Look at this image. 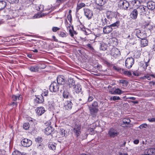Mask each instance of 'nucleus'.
Listing matches in <instances>:
<instances>
[{
  "label": "nucleus",
  "mask_w": 155,
  "mask_h": 155,
  "mask_svg": "<svg viewBox=\"0 0 155 155\" xmlns=\"http://www.w3.org/2000/svg\"><path fill=\"white\" fill-rule=\"evenodd\" d=\"M154 75L153 74H147L142 77L143 79H147L148 80H150L151 77H154Z\"/></svg>",
  "instance_id": "nucleus-34"
},
{
  "label": "nucleus",
  "mask_w": 155,
  "mask_h": 155,
  "mask_svg": "<svg viewBox=\"0 0 155 155\" xmlns=\"http://www.w3.org/2000/svg\"><path fill=\"white\" fill-rule=\"evenodd\" d=\"M67 28L68 29V28H69V29H73L74 28L70 24L69 25H68L67 26Z\"/></svg>",
  "instance_id": "nucleus-64"
},
{
  "label": "nucleus",
  "mask_w": 155,
  "mask_h": 155,
  "mask_svg": "<svg viewBox=\"0 0 155 155\" xmlns=\"http://www.w3.org/2000/svg\"><path fill=\"white\" fill-rule=\"evenodd\" d=\"M64 90L63 93V96L64 98L69 99L72 98V96L71 93L67 91Z\"/></svg>",
  "instance_id": "nucleus-14"
},
{
  "label": "nucleus",
  "mask_w": 155,
  "mask_h": 155,
  "mask_svg": "<svg viewBox=\"0 0 155 155\" xmlns=\"http://www.w3.org/2000/svg\"><path fill=\"white\" fill-rule=\"evenodd\" d=\"M110 54L114 57L117 58L120 56V53L118 49L114 48L111 50Z\"/></svg>",
  "instance_id": "nucleus-9"
},
{
  "label": "nucleus",
  "mask_w": 155,
  "mask_h": 155,
  "mask_svg": "<svg viewBox=\"0 0 155 155\" xmlns=\"http://www.w3.org/2000/svg\"><path fill=\"white\" fill-rule=\"evenodd\" d=\"M10 21H8V24L10 26H15V19L13 18Z\"/></svg>",
  "instance_id": "nucleus-36"
},
{
  "label": "nucleus",
  "mask_w": 155,
  "mask_h": 155,
  "mask_svg": "<svg viewBox=\"0 0 155 155\" xmlns=\"http://www.w3.org/2000/svg\"><path fill=\"white\" fill-rule=\"evenodd\" d=\"M150 61V59H149L148 61L146 62L143 64V68L144 70H145L147 68V67L148 66V63Z\"/></svg>",
  "instance_id": "nucleus-46"
},
{
  "label": "nucleus",
  "mask_w": 155,
  "mask_h": 155,
  "mask_svg": "<svg viewBox=\"0 0 155 155\" xmlns=\"http://www.w3.org/2000/svg\"><path fill=\"white\" fill-rule=\"evenodd\" d=\"M107 46L104 43L101 44L100 45V49L101 50L104 51L106 50Z\"/></svg>",
  "instance_id": "nucleus-41"
},
{
  "label": "nucleus",
  "mask_w": 155,
  "mask_h": 155,
  "mask_svg": "<svg viewBox=\"0 0 155 155\" xmlns=\"http://www.w3.org/2000/svg\"><path fill=\"white\" fill-rule=\"evenodd\" d=\"M54 130V128L51 126H49L45 128L44 132L47 135H49L51 134Z\"/></svg>",
  "instance_id": "nucleus-22"
},
{
  "label": "nucleus",
  "mask_w": 155,
  "mask_h": 155,
  "mask_svg": "<svg viewBox=\"0 0 155 155\" xmlns=\"http://www.w3.org/2000/svg\"><path fill=\"white\" fill-rule=\"evenodd\" d=\"M38 8H37V10H38L40 12H42L43 11L44 8V6L42 5H40L38 6Z\"/></svg>",
  "instance_id": "nucleus-49"
},
{
  "label": "nucleus",
  "mask_w": 155,
  "mask_h": 155,
  "mask_svg": "<svg viewBox=\"0 0 155 155\" xmlns=\"http://www.w3.org/2000/svg\"><path fill=\"white\" fill-rule=\"evenodd\" d=\"M57 83L61 85L64 84L65 82V79L63 76H58L57 78Z\"/></svg>",
  "instance_id": "nucleus-15"
},
{
  "label": "nucleus",
  "mask_w": 155,
  "mask_h": 155,
  "mask_svg": "<svg viewBox=\"0 0 155 155\" xmlns=\"http://www.w3.org/2000/svg\"><path fill=\"white\" fill-rule=\"evenodd\" d=\"M123 123L126 124H128L130 122V120L129 118H124L123 120Z\"/></svg>",
  "instance_id": "nucleus-47"
},
{
  "label": "nucleus",
  "mask_w": 155,
  "mask_h": 155,
  "mask_svg": "<svg viewBox=\"0 0 155 155\" xmlns=\"http://www.w3.org/2000/svg\"><path fill=\"white\" fill-rule=\"evenodd\" d=\"M120 25V21H117L109 25L105 26L103 29H106L107 28H110V27H114L115 28H118Z\"/></svg>",
  "instance_id": "nucleus-13"
},
{
  "label": "nucleus",
  "mask_w": 155,
  "mask_h": 155,
  "mask_svg": "<svg viewBox=\"0 0 155 155\" xmlns=\"http://www.w3.org/2000/svg\"><path fill=\"white\" fill-rule=\"evenodd\" d=\"M61 85L55 81H53L50 85L49 89L51 91L56 92L59 91V87Z\"/></svg>",
  "instance_id": "nucleus-4"
},
{
  "label": "nucleus",
  "mask_w": 155,
  "mask_h": 155,
  "mask_svg": "<svg viewBox=\"0 0 155 155\" xmlns=\"http://www.w3.org/2000/svg\"><path fill=\"white\" fill-rule=\"evenodd\" d=\"M122 73L125 75H127L128 76H130L132 75L131 72L128 71H125L124 69H122Z\"/></svg>",
  "instance_id": "nucleus-38"
},
{
  "label": "nucleus",
  "mask_w": 155,
  "mask_h": 155,
  "mask_svg": "<svg viewBox=\"0 0 155 155\" xmlns=\"http://www.w3.org/2000/svg\"><path fill=\"white\" fill-rule=\"evenodd\" d=\"M12 19V18L9 15H3L2 20H3L4 21H5L8 20H11Z\"/></svg>",
  "instance_id": "nucleus-42"
},
{
  "label": "nucleus",
  "mask_w": 155,
  "mask_h": 155,
  "mask_svg": "<svg viewBox=\"0 0 155 155\" xmlns=\"http://www.w3.org/2000/svg\"><path fill=\"white\" fill-rule=\"evenodd\" d=\"M132 3L134 6H137V7H138L140 5V1L138 0H134L132 1Z\"/></svg>",
  "instance_id": "nucleus-37"
},
{
  "label": "nucleus",
  "mask_w": 155,
  "mask_h": 155,
  "mask_svg": "<svg viewBox=\"0 0 155 155\" xmlns=\"http://www.w3.org/2000/svg\"><path fill=\"white\" fill-rule=\"evenodd\" d=\"M30 127V125L29 123H25L23 125V128L26 130L28 129Z\"/></svg>",
  "instance_id": "nucleus-44"
},
{
  "label": "nucleus",
  "mask_w": 155,
  "mask_h": 155,
  "mask_svg": "<svg viewBox=\"0 0 155 155\" xmlns=\"http://www.w3.org/2000/svg\"><path fill=\"white\" fill-rule=\"evenodd\" d=\"M96 2H98V3L97 4L101 6H102L106 3L105 1L104 0H97Z\"/></svg>",
  "instance_id": "nucleus-45"
},
{
  "label": "nucleus",
  "mask_w": 155,
  "mask_h": 155,
  "mask_svg": "<svg viewBox=\"0 0 155 155\" xmlns=\"http://www.w3.org/2000/svg\"><path fill=\"white\" fill-rule=\"evenodd\" d=\"M56 144L53 142H50L48 145V147L50 149L54 150L56 149Z\"/></svg>",
  "instance_id": "nucleus-28"
},
{
  "label": "nucleus",
  "mask_w": 155,
  "mask_h": 155,
  "mask_svg": "<svg viewBox=\"0 0 155 155\" xmlns=\"http://www.w3.org/2000/svg\"><path fill=\"white\" fill-rule=\"evenodd\" d=\"M35 102L38 103H41L44 101L43 96H38L35 99Z\"/></svg>",
  "instance_id": "nucleus-24"
},
{
  "label": "nucleus",
  "mask_w": 155,
  "mask_h": 155,
  "mask_svg": "<svg viewBox=\"0 0 155 155\" xmlns=\"http://www.w3.org/2000/svg\"><path fill=\"white\" fill-rule=\"evenodd\" d=\"M74 90L78 94L81 92L82 90L81 85L80 84H78L75 85L74 87Z\"/></svg>",
  "instance_id": "nucleus-21"
},
{
  "label": "nucleus",
  "mask_w": 155,
  "mask_h": 155,
  "mask_svg": "<svg viewBox=\"0 0 155 155\" xmlns=\"http://www.w3.org/2000/svg\"><path fill=\"white\" fill-rule=\"evenodd\" d=\"M69 34L73 38H74V36L77 35L78 33L74 30H69Z\"/></svg>",
  "instance_id": "nucleus-31"
},
{
  "label": "nucleus",
  "mask_w": 155,
  "mask_h": 155,
  "mask_svg": "<svg viewBox=\"0 0 155 155\" xmlns=\"http://www.w3.org/2000/svg\"><path fill=\"white\" fill-rule=\"evenodd\" d=\"M86 5L85 3H78L77 6L76 8V11L77 12H78L79 10L83 7H85Z\"/></svg>",
  "instance_id": "nucleus-27"
},
{
  "label": "nucleus",
  "mask_w": 155,
  "mask_h": 155,
  "mask_svg": "<svg viewBox=\"0 0 155 155\" xmlns=\"http://www.w3.org/2000/svg\"><path fill=\"white\" fill-rule=\"evenodd\" d=\"M67 1V0H56V2L58 4H60L61 3H63Z\"/></svg>",
  "instance_id": "nucleus-57"
},
{
  "label": "nucleus",
  "mask_w": 155,
  "mask_h": 155,
  "mask_svg": "<svg viewBox=\"0 0 155 155\" xmlns=\"http://www.w3.org/2000/svg\"><path fill=\"white\" fill-rule=\"evenodd\" d=\"M6 5V3L4 1H0V10L4 8Z\"/></svg>",
  "instance_id": "nucleus-33"
},
{
  "label": "nucleus",
  "mask_w": 155,
  "mask_h": 155,
  "mask_svg": "<svg viewBox=\"0 0 155 155\" xmlns=\"http://www.w3.org/2000/svg\"><path fill=\"white\" fill-rule=\"evenodd\" d=\"M81 126L79 124H76L73 128V132L74 135L78 139L80 137L81 132Z\"/></svg>",
  "instance_id": "nucleus-2"
},
{
  "label": "nucleus",
  "mask_w": 155,
  "mask_h": 155,
  "mask_svg": "<svg viewBox=\"0 0 155 155\" xmlns=\"http://www.w3.org/2000/svg\"><path fill=\"white\" fill-rule=\"evenodd\" d=\"M138 14L139 13L137 8L134 9L130 14L131 18L133 19H136L137 18Z\"/></svg>",
  "instance_id": "nucleus-18"
},
{
  "label": "nucleus",
  "mask_w": 155,
  "mask_h": 155,
  "mask_svg": "<svg viewBox=\"0 0 155 155\" xmlns=\"http://www.w3.org/2000/svg\"><path fill=\"white\" fill-rule=\"evenodd\" d=\"M150 22L147 21H144L142 23V24L141 25V27L143 28H146L147 27V25H148Z\"/></svg>",
  "instance_id": "nucleus-35"
},
{
  "label": "nucleus",
  "mask_w": 155,
  "mask_h": 155,
  "mask_svg": "<svg viewBox=\"0 0 155 155\" xmlns=\"http://www.w3.org/2000/svg\"><path fill=\"white\" fill-rule=\"evenodd\" d=\"M8 2L11 4H13L14 3H18V0H7Z\"/></svg>",
  "instance_id": "nucleus-54"
},
{
  "label": "nucleus",
  "mask_w": 155,
  "mask_h": 155,
  "mask_svg": "<svg viewBox=\"0 0 155 155\" xmlns=\"http://www.w3.org/2000/svg\"><path fill=\"white\" fill-rule=\"evenodd\" d=\"M103 24L104 25H106V26L109 25L110 24V21L107 19L106 18H104L102 20Z\"/></svg>",
  "instance_id": "nucleus-39"
},
{
  "label": "nucleus",
  "mask_w": 155,
  "mask_h": 155,
  "mask_svg": "<svg viewBox=\"0 0 155 155\" xmlns=\"http://www.w3.org/2000/svg\"><path fill=\"white\" fill-rule=\"evenodd\" d=\"M147 126V124H143L139 126V128L140 129L145 128Z\"/></svg>",
  "instance_id": "nucleus-56"
},
{
  "label": "nucleus",
  "mask_w": 155,
  "mask_h": 155,
  "mask_svg": "<svg viewBox=\"0 0 155 155\" xmlns=\"http://www.w3.org/2000/svg\"><path fill=\"white\" fill-rule=\"evenodd\" d=\"M148 120L150 122H155V117L148 119Z\"/></svg>",
  "instance_id": "nucleus-62"
},
{
  "label": "nucleus",
  "mask_w": 155,
  "mask_h": 155,
  "mask_svg": "<svg viewBox=\"0 0 155 155\" xmlns=\"http://www.w3.org/2000/svg\"><path fill=\"white\" fill-rule=\"evenodd\" d=\"M73 104L71 101H66L64 103V107L67 110H69L72 109Z\"/></svg>",
  "instance_id": "nucleus-12"
},
{
  "label": "nucleus",
  "mask_w": 155,
  "mask_h": 155,
  "mask_svg": "<svg viewBox=\"0 0 155 155\" xmlns=\"http://www.w3.org/2000/svg\"><path fill=\"white\" fill-rule=\"evenodd\" d=\"M99 106L100 105L97 102L94 101L88 106L90 114L92 117H95L96 116L99 111L98 108Z\"/></svg>",
  "instance_id": "nucleus-1"
},
{
  "label": "nucleus",
  "mask_w": 155,
  "mask_h": 155,
  "mask_svg": "<svg viewBox=\"0 0 155 155\" xmlns=\"http://www.w3.org/2000/svg\"><path fill=\"white\" fill-rule=\"evenodd\" d=\"M119 82L120 83L122 84V86L124 87H126L128 83V82L127 81L123 79L120 80Z\"/></svg>",
  "instance_id": "nucleus-30"
},
{
  "label": "nucleus",
  "mask_w": 155,
  "mask_h": 155,
  "mask_svg": "<svg viewBox=\"0 0 155 155\" xmlns=\"http://www.w3.org/2000/svg\"><path fill=\"white\" fill-rule=\"evenodd\" d=\"M36 109V113L38 116L42 115L45 111L44 107H38Z\"/></svg>",
  "instance_id": "nucleus-17"
},
{
  "label": "nucleus",
  "mask_w": 155,
  "mask_h": 155,
  "mask_svg": "<svg viewBox=\"0 0 155 155\" xmlns=\"http://www.w3.org/2000/svg\"><path fill=\"white\" fill-rule=\"evenodd\" d=\"M21 98V95H19L18 96H16L15 95H13L12 96V100L14 101H16L18 99V100H20Z\"/></svg>",
  "instance_id": "nucleus-43"
},
{
  "label": "nucleus",
  "mask_w": 155,
  "mask_h": 155,
  "mask_svg": "<svg viewBox=\"0 0 155 155\" xmlns=\"http://www.w3.org/2000/svg\"><path fill=\"white\" fill-rule=\"evenodd\" d=\"M133 74L135 76H138L139 75V74L137 71H134L133 72Z\"/></svg>",
  "instance_id": "nucleus-59"
},
{
  "label": "nucleus",
  "mask_w": 155,
  "mask_h": 155,
  "mask_svg": "<svg viewBox=\"0 0 155 155\" xmlns=\"http://www.w3.org/2000/svg\"><path fill=\"white\" fill-rule=\"evenodd\" d=\"M124 91L120 90V89H116L114 91H111V94H113L120 95L124 93Z\"/></svg>",
  "instance_id": "nucleus-25"
},
{
  "label": "nucleus",
  "mask_w": 155,
  "mask_h": 155,
  "mask_svg": "<svg viewBox=\"0 0 155 155\" xmlns=\"http://www.w3.org/2000/svg\"><path fill=\"white\" fill-rule=\"evenodd\" d=\"M28 69L31 72H37L38 71L39 68L37 66H31L29 67Z\"/></svg>",
  "instance_id": "nucleus-26"
},
{
  "label": "nucleus",
  "mask_w": 155,
  "mask_h": 155,
  "mask_svg": "<svg viewBox=\"0 0 155 155\" xmlns=\"http://www.w3.org/2000/svg\"><path fill=\"white\" fill-rule=\"evenodd\" d=\"M147 9H148L151 10L155 9V2L152 1L149 2L147 3Z\"/></svg>",
  "instance_id": "nucleus-20"
},
{
  "label": "nucleus",
  "mask_w": 155,
  "mask_h": 155,
  "mask_svg": "<svg viewBox=\"0 0 155 155\" xmlns=\"http://www.w3.org/2000/svg\"><path fill=\"white\" fill-rule=\"evenodd\" d=\"M67 18L68 20V21L71 22V21L72 20V16L71 14H69L67 16Z\"/></svg>",
  "instance_id": "nucleus-60"
},
{
  "label": "nucleus",
  "mask_w": 155,
  "mask_h": 155,
  "mask_svg": "<svg viewBox=\"0 0 155 155\" xmlns=\"http://www.w3.org/2000/svg\"><path fill=\"white\" fill-rule=\"evenodd\" d=\"M121 100L120 98V97H119L118 96H114L113 97H110V101H115L117 100Z\"/></svg>",
  "instance_id": "nucleus-40"
},
{
  "label": "nucleus",
  "mask_w": 155,
  "mask_h": 155,
  "mask_svg": "<svg viewBox=\"0 0 155 155\" xmlns=\"http://www.w3.org/2000/svg\"><path fill=\"white\" fill-rule=\"evenodd\" d=\"M129 102L132 103H134V104H138V102L137 101H129Z\"/></svg>",
  "instance_id": "nucleus-63"
},
{
  "label": "nucleus",
  "mask_w": 155,
  "mask_h": 155,
  "mask_svg": "<svg viewBox=\"0 0 155 155\" xmlns=\"http://www.w3.org/2000/svg\"><path fill=\"white\" fill-rule=\"evenodd\" d=\"M119 134V132L116 129L111 128L108 131V135L111 138H114Z\"/></svg>",
  "instance_id": "nucleus-5"
},
{
  "label": "nucleus",
  "mask_w": 155,
  "mask_h": 155,
  "mask_svg": "<svg viewBox=\"0 0 155 155\" xmlns=\"http://www.w3.org/2000/svg\"><path fill=\"white\" fill-rule=\"evenodd\" d=\"M83 32L86 35H88L91 33V30H84L83 31Z\"/></svg>",
  "instance_id": "nucleus-51"
},
{
  "label": "nucleus",
  "mask_w": 155,
  "mask_h": 155,
  "mask_svg": "<svg viewBox=\"0 0 155 155\" xmlns=\"http://www.w3.org/2000/svg\"><path fill=\"white\" fill-rule=\"evenodd\" d=\"M141 45L142 47H144L148 45V41L145 39H141Z\"/></svg>",
  "instance_id": "nucleus-29"
},
{
  "label": "nucleus",
  "mask_w": 155,
  "mask_h": 155,
  "mask_svg": "<svg viewBox=\"0 0 155 155\" xmlns=\"http://www.w3.org/2000/svg\"><path fill=\"white\" fill-rule=\"evenodd\" d=\"M32 144V141L30 139L25 138L23 139L21 141L22 145L25 147H29Z\"/></svg>",
  "instance_id": "nucleus-11"
},
{
  "label": "nucleus",
  "mask_w": 155,
  "mask_h": 155,
  "mask_svg": "<svg viewBox=\"0 0 155 155\" xmlns=\"http://www.w3.org/2000/svg\"><path fill=\"white\" fill-rule=\"evenodd\" d=\"M75 85L74 81L73 79L70 78L68 79V82L64 85V87L65 90H68Z\"/></svg>",
  "instance_id": "nucleus-6"
},
{
  "label": "nucleus",
  "mask_w": 155,
  "mask_h": 155,
  "mask_svg": "<svg viewBox=\"0 0 155 155\" xmlns=\"http://www.w3.org/2000/svg\"><path fill=\"white\" fill-rule=\"evenodd\" d=\"M93 97L92 96H89L88 99V101L89 102L93 100Z\"/></svg>",
  "instance_id": "nucleus-61"
},
{
  "label": "nucleus",
  "mask_w": 155,
  "mask_h": 155,
  "mask_svg": "<svg viewBox=\"0 0 155 155\" xmlns=\"http://www.w3.org/2000/svg\"><path fill=\"white\" fill-rule=\"evenodd\" d=\"M136 36L139 38L143 39L146 37V35L145 33L142 32L140 30H138L136 32Z\"/></svg>",
  "instance_id": "nucleus-16"
},
{
  "label": "nucleus",
  "mask_w": 155,
  "mask_h": 155,
  "mask_svg": "<svg viewBox=\"0 0 155 155\" xmlns=\"http://www.w3.org/2000/svg\"><path fill=\"white\" fill-rule=\"evenodd\" d=\"M12 155H21V152L18 150H15L12 153Z\"/></svg>",
  "instance_id": "nucleus-52"
},
{
  "label": "nucleus",
  "mask_w": 155,
  "mask_h": 155,
  "mask_svg": "<svg viewBox=\"0 0 155 155\" xmlns=\"http://www.w3.org/2000/svg\"><path fill=\"white\" fill-rule=\"evenodd\" d=\"M111 30H103V33L104 34H108L111 32Z\"/></svg>",
  "instance_id": "nucleus-58"
},
{
  "label": "nucleus",
  "mask_w": 155,
  "mask_h": 155,
  "mask_svg": "<svg viewBox=\"0 0 155 155\" xmlns=\"http://www.w3.org/2000/svg\"><path fill=\"white\" fill-rule=\"evenodd\" d=\"M84 13L85 16L88 19H91L93 15L92 12L89 9L87 8H84Z\"/></svg>",
  "instance_id": "nucleus-10"
},
{
  "label": "nucleus",
  "mask_w": 155,
  "mask_h": 155,
  "mask_svg": "<svg viewBox=\"0 0 155 155\" xmlns=\"http://www.w3.org/2000/svg\"><path fill=\"white\" fill-rule=\"evenodd\" d=\"M48 90H45L42 93L41 95V96H46L48 95Z\"/></svg>",
  "instance_id": "nucleus-53"
},
{
  "label": "nucleus",
  "mask_w": 155,
  "mask_h": 155,
  "mask_svg": "<svg viewBox=\"0 0 155 155\" xmlns=\"http://www.w3.org/2000/svg\"><path fill=\"white\" fill-rule=\"evenodd\" d=\"M136 8L138 12V13L140 15H144L146 13V11L147 10L146 6L142 5H140L137 7Z\"/></svg>",
  "instance_id": "nucleus-8"
},
{
  "label": "nucleus",
  "mask_w": 155,
  "mask_h": 155,
  "mask_svg": "<svg viewBox=\"0 0 155 155\" xmlns=\"http://www.w3.org/2000/svg\"><path fill=\"white\" fill-rule=\"evenodd\" d=\"M107 17L108 19H111L117 16L116 12L108 11L107 13Z\"/></svg>",
  "instance_id": "nucleus-19"
},
{
  "label": "nucleus",
  "mask_w": 155,
  "mask_h": 155,
  "mask_svg": "<svg viewBox=\"0 0 155 155\" xmlns=\"http://www.w3.org/2000/svg\"><path fill=\"white\" fill-rule=\"evenodd\" d=\"M113 69L114 70H115L118 71H119L121 70V68L119 67H117L115 66H113Z\"/></svg>",
  "instance_id": "nucleus-55"
},
{
  "label": "nucleus",
  "mask_w": 155,
  "mask_h": 155,
  "mask_svg": "<svg viewBox=\"0 0 155 155\" xmlns=\"http://www.w3.org/2000/svg\"><path fill=\"white\" fill-rule=\"evenodd\" d=\"M134 60L132 57L127 58L125 61V66L128 69L130 68L134 63Z\"/></svg>",
  "instance_id": "nucleus-7"
},
{
  "label": "nucleus",
  "mask_w": 155,
  "mask_h": 155,
  "mask_svg": "<svg viewBox=\"0 0 155 155\" xmlns=\"http://www.w3.org/2000/svg\"><path fill=\"white\" fill-rule=\"evenodd\" d=\"M155 27V26L153 24H151L150 23L146 28L147 29H153Z\"/></svg>",
  "instance_id": "nucleus-50"
},
{
  "label": "nucleus",
  "mask_w": 155,
  "mask_h": 155,
  "mask_svg": "<svg viewBox=\"0 0 155 155\" xmlns=\"http://www.w3.org/2000/svg\"><path fill=\"white\" fill-rule=\"evenodd\" d=\"M119 7L120 9L127 10L129 6L128 2L125 0H120L118 4Z\"/></svg>",
  "instance_id": "nucleus-3"
},
{
  "label": "nucleus",
  "mask_w": 155,
  "mask_h": 155,
  "mask_svg": "<svg viewBox=\"0 0 155 155\" xmlns=\"http://www.w3.org/2000/svg\"><path fill=\"white\" fill-rule=\"evenodd\" d=\"M84 45L86 48L89 49L90 51L92 52L94 51V49L91 44L88 43L87 44Z\"/></svg>",
  "instance_id": "nucleus-32"
},
{
  "label": "nucleus",
  "mask_w": 155,
  "mask_h": 155,
  "mask_svg": "<svg viewBox=\"0 0 155 155\" xmlns=\"http://www.w3.org/2000/svg\"><path fill=\"white\" fill-rule=\"evenodd\" d=\"M57 33L59 37L62 38H65L68 35V34L64 30L58 31Z\"/></svg>",
  "instance_id": "nucleus-23"
},
{
  "label": "nucleus",
  "mask_w": 155,
  "mask_h": 155,
  "mask_svg": "<svg viewBox=\"0 0 155 155\" xmlns=\"http://www.w3.org/2000/svg\"><path fill=\"white\" fill-rule=\"evenodd\" d=\"M60 133L61 135L63 137L65 136L66 132L65 130L64 129H61Z\"/></svg>",
  "instance_id": "nucleus-48"
}]
</instances>
